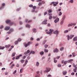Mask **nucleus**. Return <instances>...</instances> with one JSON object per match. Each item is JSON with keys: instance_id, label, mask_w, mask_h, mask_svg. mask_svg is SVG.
Returning <instances> with one entry per match:
<instances>
[{"instance_id": "1", "label": "nucleus", "mask_w": 77, "mask_h": 77, "mask_svg": "<svg viewBox=\"0 0 77 77\" xmlns=\"http://www.w3.org/2000/svg\"><path fill=\"white\" fill-rule=\"evenodd\" d=\"M46 70H45L44 71V73H46V72H48L49 71L51 70V68H48L47 67L46 68Z\"/></svg>"}, {"instance_id": "2", "label": "nucleus", "mask_w": 77, "mask_h": 77, "mask_svg": "<svg viewBox=\"0 0 77 77\" xmlns=\"http://www.w3.org/2000/svg\"><path fill=\"white\" fill-rule=\"evenodd\" d=\"M58 2H52L50 4V5H52V4H54L53 6H56V5L58 4Z\"/></svg>"}, {"instance_id": "3", "label": "nucleus", "mask_w": 77, "mask_h": 77, "mask_svg": "<svg viewBox=\"0 0 77 77\" xmlns=\"http://www.w3.org/2000/svg\"><path fill=\"white\" fill-rule=\"evenodd\" d=\"M6 23L7 24H8L9 23H10V25H13V24H14V23L13 22H11V20H7L5 21Z\"/></svg>"}, {"instance_id": "4", "label": "nucleus", "mask_w": 77, "mask_h": 77, "mask_svg": "<svg viewBox=\"0 0 77 77\" xmlns=\"http://www.w3.org/2000/svg\"><path fill=\"white\" fill-rule=\"evenodd\" d=\"M30 42H28L27 44H26V43H25L23 44H24V45H25V47H26H26H27V46L28 45H30Z\"/></svg>"}, {"instance_id": "5", "label": "nucleus", "mask_w": 77, "mask_h": 77, "mask_svg": "<svg viewBox=\"0 0 77 77\" xmlns=\"http://www.w3.org/2000/svg\"><path fill=\"white\" fill-rule=\"evenodd\" d=\"M50 32H47V34H50V35H51V34L52 33V32H53V29H50L49 30Z\"/></svg>"}, {"instance_id": "6", "label": "nucleus", "mask_w": 77, "mask_h": 77, "mask_svg": "<svg viewBox=\"0 0 77 77\" xmlns=\"http://www.w3.org/2000/svg\"><path fill=\"white\" fill-rule=\"evenodd\" d=\"M75 23H71L68 25V27H69L70 26H75Z\"/></svg>"}, {"instance_id": "7", "label": "nucleus", "mask_w": 77, "mask_h": 77, "mask_svg": "<svg viewBox=\"0 0 77 77\" xmlns=\"http://www.w3.org/2000/svg\"><path fill=\"white\" fill-rule=\"evenodd\" d=\"M28 63V60H25V63L23 65V67L26 66V65H27V63Z\"/></svg>"}, {"instance_id": "8", "label": "nucleus", "mask_w": 77, "mask_h": 77, "mask_svg": "<svg viewBox=\"0 0 77 77\" xmlns=\"http://www.w3.org/2000/svg\"><path fill=\"white\" fill-rule=\"evenodd\" d=\"M47 21V19H45V21H43L42 23V24H47V23L46 22Z\"/></svg>"}, {"instance_id": "9", "label": "nucleus", "mask_w": 77, "mask_h": 77, "mask_svg": "<svg viewBox=\"0 0 77 77\" xmlns=\"http://www.w3.org/2000/svg\"><path fill=\"white\" fill-rule=\"evenodd\" d=\"M30 53V50H27V52H25L24 53V54L25 55H26V54H29Z\"/></svg>"}, {"instance_id": "10", "label": "nucleus", "mask_w": 77, "mask_h": 77, "mask_svg": "<svg viewBox=\"0 0 77 77\" xmlns=\"http://www.w3.org/2000/svg\"><path fill=\"white\" fill-rule=\"evenodd\" d=\"M21 56H22V54H20L19 55V56L16 57V60L19 59H20V57H21Z\"/></svg>"}, {"instance_id": "11", "label": "nucleus", "mask_w": 77, "mask_h": 77, "mask_svg": "<svg viewBox=\"0 0 77 77\" xmlns=\"http://www.w3.org/2000/svg\"><path fill=\"white\" fill-rule=\"evenodd\" d=\"M59 21V18H57L54 21V22L55 23H56L57 22H58Z\"/></svg>"}, {"instance_id": "12", "label": "nucleus", "mask_w": 77, "mask_h": 77, "mask_svg": "<svg viewBox=\"0 0 77 77\" xmlns=\"http://www.w3.org/2000/svg\"><path fill=\"white\" fill-rule=\"evenodd\" d=\"M58 51H59V50H58V49H57V48L55 49L54 51V53H55V52H56V53H57Z\"/></svg>"}, {"instance_id": "13", "label": "nucleus", "mask_w": 77, "mask_h": 77, "mask_svg": "<svg viewBox=\"0 0 77 77\" xmlns=\"http://www.w3.org/2000/svg\"><path fill=\"white\" fill-rule=\"evenodd\" d=\"M32 20H30L28 21V19H26L25 20V22L26 23H30V22H32Z\"/></svg>"}, {"instance_id": "14", "label": "nucleus", "mask_w": 77, "mask_h": 77, "mask_svg": "<svg viewBox=\"0 0 77 77\" xmlns=\"http://www.w3.org/2000/svg\"><path fill=\"white\" fill-rule=\"evenodd\" d=\"M9 29H10V27L7 26L6 27L5 29V30H9Z\"/></svg>"}, {"instance_id": "15", "label": "nucleus", "mask_w": 77, "mask_h": 77, "mask_svg": "<svg viewBox=\"0 0 77 77\" xmlns=\"http://www.w3.org/2000/svg\"><path fill=\"white\" fill-rule=\"evenodd\" d=\"M51 15H52V14H49V20H51V18H53V17H52V16H51Z\"/></svg>"}, {"instance_id": "16", "label": "nucleus", "mask_w": 77, "mask_h": 77, "mask_svg": "<svg viewBox=\"0 0 77 77\" xmlns=\"http://www.w3.org/2000/svg\"><path fill=\"white\" fill-rule=\"evenodd\" d=\"M39 63L38 62H37L36 63V66H39Z\"/></svg>"}, {"instance_id": "17", "label": "nucleus", "mask_w": 77, "mask_h": 77, "mask_svg": "<svg viewBox=\"0 0 77 77\" xmlns=\"http://www.w3.org/2000/svg\"><path fill=\"white\" fill-rule=\"evenodd\" d=\"M73 60L72 59H71L69 60H67L68 63H69V62H72V61H73Z\"/></svg>"}, {"instance_id": "18", "label": "nucleus", "mask_w": 77, "mask_h": 77, "mask_svg": "<svg viewBox=\"0 0 77 77\" xmlns=\"http://www.w3.org/2000/svg\"><path fill=\"white\" fill-rule=\"evenodd\" d=\"M35 52L34 51H31L30 52L29 54V55H30V54H35Z\"/></svg>"}, {"instance_id": "19", "label": "nucleus", "mask_w": 77, "mask_h": 77, "mask_svg": "<svg viewBox=\"0 0 77 77\" xmlns=\"http://www.w3.org/2000/svg\"><path fill=\"white\" fill-rule=\"evenodd\" d=\"M23 69H24L23 68H22L21 69H20V73H22Z\"/></svg>"}, {"instance_id": "20", "label": "nucleus", "mask_w": 77, "mask_h": 77, "mask_svg": "<svg viewBox=\"0 0 77 77\" xmlns=\"http://www.w3.org/2000/svg\"><path fill=\"white\" fill-rule=\"evenodd\" d=\"M66 73H67L66 71H63V75H65L66 74Z\"/></svg>"}, {"instance_id": "21", "label": "nucleus", "mask_w": 77, "mask_h": 77, "mask_svg": "<svg viewBox=\"0 0 77 77\" xmlns=\"http://www.w3.org/2000/svg\"><path fill=\"white\" fill-rule=\"evenodd\" d=\"M11 46V45H6L5 46V47L6 48H9Z\"/></svg>"}, {"instance_id": "22", "label": "nucleus", "mask_w": 77, "mask_h": 77, "mask_svg": "<svg viewBox=\"0 0 77 77\" xmlns=\"http://www.w3.org/2000/svg\"><path fill=\"white\" fill-rule=\"evenodd\" d=\"M54 34H58L59 32H58V31H56L54 32Z\"/></svg>"}, {"instance_id": "23", "label": "nucleus", "mask_w": 77, "mask_h": 77, "mask_svg": "<svg viewBox=\"0 0 77 77\" xmlns=\"http://www.w3.org/2000/svg\"><path fill=\"white\" fill-rule=\"evenodd\" d=\"M26 27H28V28H30V26L29 25L27 24L26 25Z\"/></svg>"}, {"instance_id": "24", "label": "nucleus", "mask_w": 77, "mask_h": 77, "mask_svg": "<svg viewBox=\"0 0 77 77\" xmlns=\"http://www.w3.org/2000/svg\"><path fill=\"white\" fill-rule=\"evenodd\" d=\"M32 30L34 33H35L36 32V29L35 28L33 29Z\"/></svg>"}, {"instance_id": "25", "label": "nucleus", "mask_w": 77, "mask_h": 77, "mask_svg": "<svg viewBox=\"0 0 77 77\" xmlns=\"http://www.w3.org/2000/svg\"><path fill=\"white\" fill-rule=\"evenodd\" d=\"M15 54H16L15 52L13 53L12 55V57H14V56H15Z\"/></svg>"}, {"instance_id": "26", "label": "nucleus", "mask_w": 77, "mask_h": 77, "mask_svg": "<svg viewBox=\"0 0 77 77\" xmlns=\"http://www.w3.org/2000/svg\"><path fill=\"white\" fill-rule=\"evenodd\" d=\"M74 36V35H71L70 36V39H71Z\"/></svg>"}, {"instance_id": "27", "label": "nucleus", "mask_w": 77, "mask_h": 77, "mask_svg": "<svg viewBox=\"0 0 77 77\" xmlns=\"http://www.w3.org/2000/svg\"><path fill=\"white\" fill-rule=\"evenodd\" d=\"M54 63H56L57 62V60H56V58H54Z\"/></svg>"}, {"instance_id": "28", "label": "nucleus", "mask_w": 77, "mask_h": 77, "mask_svg": "<svg viewBox=\"0 0 77 77\" xmlns=\"http://www.w3.org/2000/svg\"><path fill=\"white\" fill-rule=\"evenodd\" d=\"M48 49H45L44 50V52H45V53H48Z\"/></svg>"}, {"instance_id": "29", "label": "nucleus", "mask_w": 77, "mask_h": 77, "mask_svg": "<svg viewBox=\"0 0 77 77\" xmlns=\"http://www.w3.org/2000/svg\"><path fill=\"white\" fill-rule=\"evenodd\" d=\"M20 62H21L22 63H23L24 62V60H20Z\"/></svg>"}, {"instance_id": "30", "label": "nucleus", "mask_w": 77, "mask_h": 77, "mask_svg": "<svg viewBox=\"0 0 77 77\" xmlns=\"http://www.w3.org/2000/svg\"><path fill=\"white\" fill-rule=\"evenodd\" d=\"M44 54V52L43 51H42L40 52V55H43V54Z\"/></svg>"}, {"instance_id": "31", "label": "nucleus", "mask_w": 77, "mask_h": 77, "mask_svg": "<svg viewBox=\"0 0 77 77\" xmlns=\"http://www.w3.org/2000/svg\"><path fill=\"white\" fill-rule=\"evenodd\" d=\"M73 67H74L75 68H76V65H75V64H74V63H73Z\"/></svg>"}, {"instance_id": "32", "label": "nucleus", "mask_w": 77, "mask_h": 77, "mask_svg": "<svg viewBox=\"0 0 77 77\" xmlns=\"http://www.w3.org/2000/svg\"><path fill=\"white\" fill-rule=\"evenodd\" d=\"M73 71L74 72H77V70L76 69V68H75L73 69Z\"/></svg>"}, {"instance_id": "33", "label": "nucleus", "mask_w": 77, "mask_h": 77, "mask_svg": "<svg viewBox=\"0 0 77 77\" xmlns=\"http://www.w3.org/2000/svg\"><path fill=\"white\" fill-rule=\"evenodd\" d=\"M14 43L16 45V44H17L18 43V41H17L15 42Z\"/></svg>"}, {"instance_id": "34", "label": "nucleus", "mask_w": 77, "mask_h": 77, "mask_svg": "<svg viewBox=\"0 0 77 77\" xmlns=\"http://www.w3.org/2000/svg\"><path fill=\"white\" fill-rule=\"evenodd\" d=\"M15 66V65L14 64H12L11 66V68L12 69V67H13V66Z\"/></svg>"}, {"instance_id": "35", "label": "nucleus", "mask_w": 77, "mask_h": 77, "mask_svg": "<svg viewBox=\"0 0 77 77\" xmlns=\"http://www.w3.org/2000/svg\"><path fill=\"white\" fill-rule=\"evenodd\" d=\"M16 72H17V70H15L13 72V74H16Z\"/></svg>"}, {"instance_id": "36", "label": "nucleus", "mask_w": 77, "mask_h": 77, "mask_svg": "<svg viewBox=\"0 0 77 77\" xmlns=\"http://www.w3.org/2000/svg\"><path fill=\"white\" fill-rule=\"evenodd\" d=\"M70 2L71 3H73V2H74V0H70Z\"/></svg>"}, {"instance_id": "37", "label": "nucleus", "mask_w": 77, "mask_h": 77, "mask_svg": "<svg viewBox=\"0 0 77 77\" xmlns=\"http://www.w3.org/2000/svg\"><path fill=\"white\" fill-rule=\"evenodd\" d=\"M68 30H66L64 31V33H68Z\"/></svg>"}, {"instance_id": "38", "label": "nucleus", "mask_w": 77, "mask_h": 77, "mask_svg": "<svg viewBox=\"0 0 77 77\" xmlns=\"http://www.w3.org/2000/svg\"><path fill=\"white\" fill-rule=\"evenodd\" d=\"M62 12H59V16H60V15H62Z\"/></svg>"}, {"instance_id": "39", "label": "nucleus", "mask_w": 77, "mask_h": 77, "mask_svg": "<svg viewBox=\"0 0 77 77\" xmlns=\"http://www.w3.org/2000/svg\"><path fill=\"white\" fill-rule=\"evenodd\" d=\"M51 12L52 11L51 10V9H49L48 11V12H49V13H51Z\"/></svg>"}, {"instance_id": "40", "label": "nucleus", "mask_w": 77, "mask_h": 77, "mask_svg": "<svg viewBox=\"0 0 77 77\" xmlns=\"http://www.w3.org/2000/svg\"><path fill=\"white\" fill-rule=\"evenodd\" d=\"M10 32H13L14 31V29H11L10 30Z\"/></svg>"}, {"instance_id": "41", "label": "nucleus", "mask_w": 77, "mask_h": 77, "mask_svg": "<svg viewBox=\"0 0 77 77\" xmlns=\"http://www.w3.org/2000/svg\"><path fill=\"white\" fill-rule=\"evenodd\" d=\"M67 62H68V61H64V64H65V65H66V63H67Z\"/></svg>"}, {"instance_id": "42", "label": "nucleus", "mask_w": 77, "mask_h": 77, "mask_svg": "<svg viewBox=\"0 0 77 77\" xmlns=\"http://www.w3.org/2000/svg\"><path fill=\"white\" fill-rule=\"evenodd\" d=\"M67 38L68 40H69V35H67Z\"/></svg>"}, {"instance_id": "43", "label": "nucleus", "mask_w": 77, "mask_h": 77, "mask_svg": "<svg viewBox=\"0 0 77 77\" xmlns=\"http://www.w3.org/2000/svg\"><path fill=\"white\" fill-rule=\"evenodd\" d=\"M72 55L73 57H75V53H72Z\"/></svg>"}, {"instance_id": "44", "label": "nucleus", "mask_w": 77, "mask_h": 77, "mask_svg": "<svg viewBox=\"0 0 77 77\" xmlns=\"http://www.w3.org/2000/svg\"><path fill=\"white\" fill-rule=\"evenodd\" d=\"M42 5V2H39L38 4V6H41Z\"/></svg>"}, {"instance_id": "45", "label": "nucleus", "mask_w": 77, "mask_h": 77, "mask_svg": "<svg viewBox=\"0 0 77 77\" xmlns=\"http://www.w3.org/2000/svg\"><path fill=\"white\" fill-rule=\"evenodd\" d=\"M29 7L30 8H32V7H33V5H30L29 6Z\"/></svg>"}, {"instance_id": "46", "label": "nucleus", "mask_w": 77, "mask_h": 77, "mask_svg": "<svg viewBox=\"0 0 77 77\" xmlns=\"http://www.w3.org/2000/svg\"><path fill=\"white\" fill-rule=\"evenodd\" d=\"M61 66V64H58L57 65L58 67H60Z\"/></svg>"}, {"instance_id": "47", "label": "nucleus", "mask_w": 77, "mask_h": 77, "mask_svg": "<svg viewBox=\"0 0 77 77\" xmlns=\"http://www.w3.org/2000/svg\"><path fill=\"white\" fill-rule=\"evenodd\" d=\"M63 23V20H62L61 21V22L60 23L61 24H62Z\"/></svg>"}, {"instance_id": "48", "label": "nucleus", "mask_w": 77, "mask_h": 77, "mask_svg": "<svg viewBox=\"0 0 77 77\" xmlns=\"http://www.w3.org/2000/svg\"><path fill=\"white\" fill-rule=\"evenodd\" d=\"M40 73L41 74H42V70H41L40 72Z\"/></svg>"}, {"instance_id": "49", "label": "nucleus", "mask_w": 77, "mask_h": 77, "mask_svg": "<svg viewBox=\"0 0 77 77\" xmlns=\"http://www.w3.org/2000/svg\"><path fill=\"white\" fill-rule=\"evenodd\" d=\"M36 6H34L33 7V9H36Z\"/></svg>"}, {"instance_id": "50", "label": "nucleus", "mask_w": 77, "mask_h": 77, "mask_svg": "<svg viewBox=\"0 0 77 77\" xmlns=\"http://www.w3.org/2000/svg\"><path fill=\"white\" fill-rule=\"evenodd\" d=\"M65 18V16H64L63 18V20H64Z\"/></svg>"}, {"instance_id": "51", "label": "nucleus", "mask_w": 77, "mask_h": 77, "mask_svg": "<svg viewBox=\"0 0 77 77\" xmlns=\"http://www.w3.org/2000/svg\"><path fill=\"white\" fill-rule=\"evenodd\" d=\"M20 9H21V8H18L17 9V11H20Z\"/></svg>"}, {"instance_id": "52", "label": "nucleus", "mask_w": 77, "mask_h": 77, "mask_svg": "<svg viewBox=\"0 0 77 77\" xmlns=\"http://www.w3.org/2000/svg\"><path fill=\"white\" fill-rule=\"evenodd\" d=\"M30 56L28 57H27V60H29V59H30Z\"/></svg>"}, {"instance_id": "53", "label": "nucleus", "mask_w": 77, "mask_h": 77, "mask_svg": "<svg viewBox=\"0 0 77 77\" xmlns=\"http://www.w3.org/2000/svg\"><path fill=\"white\" fill-rule=\"evenodd\" d=\"M45 57H43L42 58V60H43L44 59H45Z\"/></svg>"}, {"instance_id": "54", "label": "nucleus", "mask_w": 77, "mask_h": 77, "mask_svg": "<svg viewBox=\"0 0 77 77\" xmlns=\"http://www.w3.org/2000/svg\"><path fill=\"white\" fill-rule=\"evenodd\" d=\"M60 56H58V57H56V58H57V59H59V58H60Z\"/></svg>"}, {"instance_id": "55", "label": "nucleus", "mask_w": 77, "mask_h": 77, "mask_svg": "<svg viewBox=\"0 0 77 77\" xmlns=\"http://www.w3.org/2000/svg\"><path fill=\"white\" fill-rule=\"evenodd\" d=\"M42 1V0H37L36 1L37 2H41Z\"/></svg>"}, {"instance_id": "56", "label": "nucleus", "mask_w": 77, "mask_h": 77, "mask_svg": "<svg viewBox=\"0 0 77 77\" xmlns=\"http://www.w3.org/2000/svg\"><path fill=\"white\" fill-rule=\"evenodd\" d=\"M47 77H51V75L49 74L47 75Z\"/></svg>"}, {"instance_id": "57", "label": "nucleus", "mask_w": 77, "mask_h": 77, "mask_svg": "<svg viewBox=\"0 0 77 77\" xmlns=\"http://www.w3.org/2000/svg\"><path fill=\"white\" fill-rule=\"evenodd\" d=\"M3 26H1L0 27V29H3Z\"/></svg>"}, {"instance_id": "58", "label": "nucleus", "mask_w": 77, "mask_h": 77, "mask_svg": "<svg viewBox=\"0 0 77 77\" xmlns=\"http://www.w3.org/2000/svg\"><path fill=\"white\" fill-rule=\"evenodd\" d=\"M75 73L74 72H73L71 73V75H74V74H75Z\"/></svg>"}, {"instance_id": "59", "label": "nucleus", "mask_w": 77, "mask_h": 77, "mask_svg": "<svg viewBox=\"0 0 77 77\" xmlns=\"http://www.w3.org/2000/svg\"><path fill=\"white\" fill-rule=\"evenodd\" d=\"M47 12H45L44 13V15H47Z\"/></svg>"}, {"instance_id": "60", "label": "nucleus", "mask_w": 77, "mask_h": 77, "mask_svg": "<svg viewBox=\"0 0 77 77\" xmlns=\"http://www.w3.org/2000/svg\"><path fill=\"white\" fill-rule=\"evenodd\" d=\"M11 32L10 31H9L7 32V34H10V33H11Z\"/></svg>"}, {"instance_id": "61", "label": "nucleus", "mask_w": 77, "mask_h": 77, "mask_svg": "<svg viewBox=\"0 0 77 77\" xmlns=\"http://www.w3.org/2000/svg\"><path fill=\"white\" fill-rule=\"evenodd\" d=\"M18 41H21V39L20 38H19V39H18Z\"/></svg>"}, {"instance_id": "62", "label": "nucleus", "mask_w": 77, "mask_h": 77, "mask_svg": "<svg viewBox=\"0 0 77 77\" xmlns=\"http://www.w3.org/2000/svg\"><path fill=\"white\" fill-rule=\"evenodd\" d=\"M40 77V76L39 75H37L36 76H35V77Z\"/></svg>"}, {"instance_id": "63", "label": "nucleus", "mask_w": 77, "mask_h": 77, "mask_svg": "<svg viewBox=\"0 0 77 77\" xmlns=\"http://www.w3.org/2000/svg\"><path fill=\"white\" fill-rule=\"evenodd\" d=\"M45 48H47V47H48V45H45Z\"/></svg>"}, {"instance_id": "64", "label": "nucleus", "mask_w": 77, "mask_h": 77, "mask_svg": "<svg viewBox=\"0 0 77 77\" xmlns=\"http://www.w3.org/2000/svg\"><path fill=\"white\" fill-rule=\"evenodd\" d=\"M5 48V47H2V46H0V48Z\"/></svg>"}]
</instances>
